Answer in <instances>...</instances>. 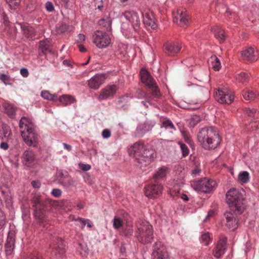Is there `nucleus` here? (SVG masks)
<instances>
[{
  "instance_id": "nucleus-1",
  "label": "nucleus",
  "mask_w": 259,
  "mask_h": 259,
  "mask_svg": "<svg viewBox=\"0 0 259 259\" xmlns=\"http://www.w3.org/2000/svg\"><path fill=\"white\" fill-rule=\"evenodd\" d=\"M129 154L135 158L137 165L141 169L148 166L156 157L155 151L152 149H147L143 143H135L128 149Z\"/></svg>"
},
{
  "instance_id": "nucleus-2",
  "label": "nucleus",
  "mask_w": 259,
  "mask_h": 259,
  "mask_svg": "<svg viewBox=\"0 0 259 259\" xmlns=\"http://www.w3.org/2000/svg\"><path fill=\"white\" fill-rule=\"evenodd\" d=\"M197 139L203 148L206 150L215 149L221 142L218 131L213 127L201 128L198 133Z\"/></svg>"
},
{
  "instance_id": "nucleus-3",
  "label": "nucleus",
  "mask_w": 259,
  "mask_h": 259,
  "mask_svg": "<svg viewBox=\"0 0 259 259\" xmlns=\"http://www.w3.org/2000/svg\"><path fill=\"white\" fill-rule=\"evenodd\" d=\"M19 127L25 143L29 146H36L38 135L30 119L25 116L22 117L19 122Z\"/></svg>"
},
{
  "instance_id": "nucleus-4",
  "label": "nucleus",
  "mask_w": 259,
  "mask_h": 259,
  "mask_svg": "<svg viewBox=\"0 0 259 259\" xmlns=\"http://www.w3.org/2000/svg\"><path fill=\"white\" fill-rule=\"evenodd\" d=\"M243 192V190L232 188L226 194V200L229 207L238 214L242 213L245 208Z\"/></svg>"
},
{
  "instance_id": "nucleus-5",
  "label": "nucleus",
  "mask_w": 259,
  "mask_h": 259,
  "mask_svg": "<svg viewBox=\"0 0 259 259\" xmlns=\"http://www.w3.org/2000/svg\"><path fill=\"white\" fill-rule=\"evenodd\" d=\"M136 226L135 235L138 240L143 244L151 243L153 238L152 226L148 222L140 220L137 223Z\"/></svg>"
},
{
  "instance_id": "nucleus-6",
  "label": "nucleus",
  "mask_w": 259,
  "mask_h": 259,
  "mask_svg": "<svg viewBox=\"0 0 259 259\" xmlns=\"http://www.w3.org/2000/svg\"><path fill=\"white\" fill-rule=\"evenodd\" d=\"M31 203L34 208V213L35 218L40 222L46 220V210L47 205L49 203V200H44L39 194H33L31 198Z\"/></svg>"
},
{
  "instance_id": "nucleus-7",
  "label": "nucleus",
  "mask_w": 259,
  "mask_h": 259,
  "mask_svg": "<svg viewBox=\"0 0 259 259\" xmlns=\"http://www.w3.org/2000/svg\"><path fill=\"white\" fill-rule=\"evenodd\" d=\"M140 76L142 82L149 88L152 96L156 98H159L160 96L159 90L155 81L149 73L143 68L140 71Z\"/></svg>"
},
{
  "instance_id": "nucleus-8",
  "label": "nucleus",
  "mask_w": 259,
  "mask_h": 259,
  "mask_svg": "<svg viewBox=\"0 0 259 259\" xmlns=\"http://www.w3.org/2000/svg\"><path fill=\"white\" fill-rule=\"evenodd\" d=\"M65 247L64 242L61 238H54L51 245L52 256L57 259L61 258L66 251Z\"/></svg>"
},
{
  "instance_id": "nucleus-9",
  "label": "nucleus",
  "mask_w": 259,
  "mask_h": 259,
  "mask_svg": "<svg viewBox=\"0 0 259 259\" xmlns=\"http://www.w3.org/2000/svg\"><path fill=\"white\" fill-rule=\"evenodd\" d=\"M191 185L198 192L206 193L210 192L215 188L216 182L214 181L204 178L193 182Z\"/></svg>"
},
{
  "instance_id": "nucleus-10",
  "label": "nucleus",
  "mask_w": 259,
  "mask_h": 259,
  "mask_svg": "<svg viewBox=\"0 0 259 259\" xmlns=\"http://www.w3.org/2000/svg\"><path fill=\"white\" fill-rule=\"evenodd\" d=\"M216 101L221 104H230L234 99L233 93L227 88H219L214 93Z\"/></svg>"
},
{
  "instance_id": "nucleus-11",
  "label": "nucleus",
  "mask_w": 259,
  "mask_h": 259,
  "mask_svg": "<svg viewBox=\"0 0 259 259\" xmlns=\"http://www.w3.org/2000/svg\"><path fill=\"white\" fill-rule=\"evenodd\" d=\"M93 42L100 49L106 48L111 43L109 35L102 31H96L93 35Z\"/></svg>"
},
{
  "instance_id": "nucleus-12",
  "label": "nucleus",
  "mask_w": 259,
  "mask_h": 259,
  "mask_svg": "<svg viewBox=\"0 0 259 259\" xmlns=\"http://www.w3.org/2000/svg\"><path fill=\"white\" fill-rule=\"evenodd\" d=\"M153 248L152 259H169L166 248L160 242H156Z\"/></svg>"
},
{
  "instance_id": "nucleus-13",
  "label": "nucleus",
  "mask_w": 259,
  "mask_h": 259,
  "mask_svg": "<svg viewBox=\"0 0 259 259\" xmlns=\"http://www.w3.org/2000/svg\"><path fill=\"white\" fill-rule=\"evenodd\" d=\"M182 49L180 42L168 41L163 45V51L168 56H174L178 54Z\"/></svg>"
},
{
  "instance_id": "nucleus-14",
  "label": "nucleus",
  "mask_w": 259,
  "mask_h": 259,
  "mask_svg": "<svg viewBox=\"0 0 259 259\" xmlns=\"http://www.w3.org/2000/svg\"><path fill=\"white\" fill-rule=\"evenodd\" d=\"M162 186L157 182L147 185L145 187V194L149 198H155L158 196L162 191Z\"/></svg>"
},
{
  "instance_id": "nucleus-15",
  "label": "nucleus",
  "mask_w": 259,
  "mask_h": 259,
  "mask_svg": "<svg viewBox=\"0 0 259 259\" xmlns=\"http://www.w3.org/2000/svg\"><path fill=\"white\" fill-rule=\"evenodd\" d=\"M123 15L125 18L131 23L135 30L139 27L141 24V21L137 12L130 9L125 11L123 13Z\"/></svg>"
},
{
  "instance_id": "nucleus-16",
  "label": "nucleus",
  "mask_w": 259,
  "mask_h": 259,
  "mask_svg": "<svg viewBox=\"0 0 259 259\" xmlns=\"http://www.w3.org/2000/svg\"><path fill=\"white\" fill-rule=\"evenodd\" d=\"M172 15L174 21L181 26H184L187 24L189 17L184 9H177L176 11L173 12Z\"/></svg>"
},
{
  "instance_id": "nucleus-17",
  "label": "nucleus",
  "mask_w": 259,
  "mask_h": 259,
  "mask_svg": "<svg viewBox=\"0 0 259 259\" xmlns=\"http://www.w3.org/2000/svg\"><path fill=\"white\" fill-rule=\"evenodd\" d=\"M223 221L226 226L231 231H234L238 226L236 215L230 211L224 213Z\"/></svg>"
},
{
  "instance_id": "nucleus-18",
  "label": "nucleus",
  "mask_w": 259,
  "mask_h": 259,
  "mask_svg": "<svg viewBox=\"0 0 259 259\" xmlns=\"http://www.w3.org/2000/svg\"><path fill=\"white\" fill-rule=\"evenodd\" d=\"M56 178L59 183L65 187L72 186L74 181L66 171L58 170L56 174Z\"/></svg>"
},
{
  "instance_id": "nucleus-19",
  "label": "nucleus",
  "mask_w": 259,
  "mask_h": 259,
  "mask_svg": "<svg viewBox=\"0 0 259 259\" xmlns=\"http://www.w3.org/2000/svg\"><path fill=\"white\" fill-rule=\"evenodd\" d=\"M241 55L244 61L253 62L258 60L259 53L255 48L249 47L242 52Z\"/></svg>"
},
{
  "instance_id": "nucleus-20",
  "label": "nucleus",
  "mask_w": 259,
  "mask_h": 259,
  "mask_svg": "<svg viewBox=\"0 0 259 259\" xmlns=\"http://www.w3.org/2000/svg\"><path fill=\"white\" fill-rule=\"evenodd\" d=\"M227 238L222 236L220 238L215 247L213 249L212 253L217 258L221 257L225 253L226 247Z\"/></svg>"
},
{
  "instance_id": "nucleus-21",
  "label": "nucleus",
  "mask_w": 259,
  "mask_h": 259,
  "mask_svg": "<svg viewBox=\"0 0 259 259\" xmlns=\"http://www.w3.org/2000/svg\"><path fill=\"white\" fill-rule=\"evenodd\" d=\"M105 75L104 74H97L88 80V85L90 89L96 90L105 82Z\"/></svg>"
},
{
  "instance_id": "nucleus-22",
  "label": "nucleus",
  "mask_w": 259,
  "mask_h": 259,
  "mask_svg": "<svg viewBox=\"0 0 259 259\" xmlns=\"http://www.w3.org/2000/svg\"><path fill=\"white\" fill-rule=\"evenodd\" d=\"M117 90V87L115 85H108L101 90L98 99L99 101L107 100L113 96Z\"/></svg>"
},
{
  "instance_id": "nucleus-23",
  "label": "nucleus",
  "mask_w": 259,
  "mask_h": 259,
  "mask_svg": "<svg viewBox=\"0 0 259 259\" xmlns=\"http://www.w3.org/2000/svg\"><path fill=\"white\" fill-rule=\"evenodd\" d=\"M143 22L145 25L152 29H155L157 27L155 18L152 11L149 10H145L143 13Z\"/></svg>"
},
{
  "instance_id": "nucleus-24",
  "label": "nucleus",
  "mask_w": 259,
  "mask_h": 259,
  "mask_svg": "<svg viewBox=\"0 0 259 259\" xmlns=\"http://www.w3.org/2000/svg\"><path fill=\"white\" fill-rule=\"evenodd\" d=\"M14 233L10 232L5 244V253L7 256L12 254L14 248Z\"/></svg>"
},
{
  "instance_id": "nucleus-25",
  "label": "nucleus",
  "mask_w": 259,
  "mask_h": 259,
  "mask_svg": "<svg viewBox=\"0 0 259 259\" xmlns=\"http://www.w3.org/2000/svg\"><path fill=\"white\" fill-rule=\"evenodd\" d=\"M35 156L32 151L26 150L23 155V162L27 166H30L35 161Z\"/></svg>"
},
{
  "instance_id": "nucleus-26",
  "label": "nucleus",
  "mask_w": 259,
  "mask_h": 259,
  "mask_svg": "<svg viewBox=\"0 0 259 259\" xmlns=\"http://www.w3.org/2000/svg\"><path fill=\"white\" fill-rule=\"evenodd\" d=\"M21 28L23 35L26 38H32L35 35L36 31L35 29L28 24H21Z\"/></svg>"
},
{
  "instance_id": "nucleus-27",
  "label": "nucleus",
  "mask_w": 259,
  "mask_h": 259,
  "mask_svg": "<svg viewBox=\"0 0 259 259\" xmlns=\"http://www.w3.org/2000/svg\"><path fill=\"white\" fill-rule=\"evenodd\" d=\"M169 172V169L166 166H163L159 168L153 176V179L154 181L157 182L159 180L164 179L166 178Z\"/></svg>"
},
{
  "instance_id": "nucleus-28",
  "label": "nucleus",
  "mask_w": 259,
  "mask_h": 259,
  "mask_svg": "<svg viewBox=\"0 0 259 259\" xmlns=\"http://www.w3.org/2000/svg\"><path fill=\"white\" fill-rule=\"evenodd\" d=\"M6 113L11 118H15L17 108L8 102H5L3 105Z\"/></svg>"
},
{
  "instance_id": "nucleus-29",
  "label": "nucleus",
  "mask_w": 259,
  "mask_h": 259,
  "mask_svg": "<svg viewBox=\"0 0 259 259\" xmlns=\"http://www.w3.org/2000/svg\"><path fill=\"white\" fill-rule=\"evenodd\" d=\"M212 31L213 32L215 37L219 40L220 42H224L225 40L226 34L224 31L219 26L214 27Z\"/></svg>"
},
{
  "instance_id": "nucleus-30",
  "label": "nucleus",
  "mask_w": 259,
  "mask_h": 259,
  "mask_svg": "<svg viewBox=\"0 0 259 259\" xmlns=\"http://www.w3.org/2000/svg\"><path fill=\"white\" fill-rule=\"evenodd\" d=\"M51 47L50 41L49 39H46L39 41V49L41 51L42 53L46 54L48 52H50Z\"/></svg>"
},
{
  "instance_id": "nucleus-31",
  "label": "nucleus",
  "mask_w": 259,
  "mask_h": 259,
  "mask_svg": "<svg viewBox=\"0 0 259 259\" xmlns=\"http://www.w3.org/2000/svg\"><path fill=\"white\" fill-rule=\"evenodd\" d=\"M133 226L130 224H126L120 232V234L125 237L130 238L133 235Z\"/></svg>"
},
{
  "instance_id": "nucleus-32",
  "label": "nucleus",
  "mask_w": 259,
  "mask_h": 259,
  "mask_svg": "<svg viewBox=\"0 0 259 259\" xmlns=\"http://www.w3.org/2000/svg\"><path fill=\"white\" fill-rule=\"evenodd\" d=\"M59 101L65 105L70 104L75 102V99L70 95H64L60 97Z\"/></svg>"
},
{
  "instance_id": "nucleus-33",
  "label": "nucleus",
  "mask_w": 259,
  "mask_h": 259,
  "mask_svg": "<svg viewBox=\"0 0 259 259\" xmlns=\"http://www.w3.org/2000/svg\"><path fill=\"white\" fill-rule=\"evenodd\" d=\"M243 96L246 100H252L256 98L257 94L252 90H247L243 91Z\"/></svg>"
},
{
  "instance_id": "nucleus-34",
  "label": "nucleus",
  "mask_w": 259,
  "mask_h": 259,
  "mask_svg": "<svg viewBox=\"0 0 259 259\" xmlns=\"http://www.w3.org/2000/svg\"><path fill=\"white\" fill-rule=\"evenodd\" d=\"M238 179L242 184L247 183L250 179L249 174L246 171H242L238 175Z\"/></svg>"
},
{
  "instance_id": "nucleus-35",
  "label": "nucleus",
  "mask_w": 259,
  "mask_h": 259,
  "mask_svg": "<svg viewBox=\"0 0 259 259\" xmlns=\"http://www.w3.org/2000/svg\"><path fill=\"white\" fill-rule=\"evenodd\" d=\"M210 61L212 64V67L215 71H219L221 68V62L216 56H212Z\"/></svg>"
},
{
  "instance_id": "nucleus-36",
  "label": "nucleus",
  "mask_w": 259,
  "mask_h": 259,
  "mask_svg": "<svg viewBox=\"0 0 259 259\" xmlns=\"http://www.w3.org/2000/svg\"><path fill=\"white\" fill-rule=\"evenodd\" d=\"M236 79L239 82L245 83L249 80L248 75L245 72H242L236 75Z\"/></svg>"
},
{
  "instance_id": "nucleus-37",
  "label": "nucleus",
  "mask_w": 259,
  "mask_h": 259,
  "mask_svg": "<svg viewBox=\"0 0 259 259\" xmlns=\"http://www.w3.org/2000/svg\"><path fill=\"white\" fill-rule=\"evenodd\" d=\"M41 97L45 99L55 101L57 100V96L56 94H51L47 91H43L41 93Z\"/></svg>"
},
{
  "instance_id": "nucleus-38",
  "label": "nucleus",
  "mask_w": 259,
  "mask_h": 259,
  "mask_svg": "<svg viewBox=\"0 0 259 259\" xmlns=\"http://www.w3.org/2000/svg\"><path fill=\"white\" fill-rule=\"evenodd\" d=\"M123 224L122 220L118 217H115L113 220V226L114 229L118 230Z\"/></svg>"
},
{
  "instance_id": "nucleus-39",
  "label": "nucleus",
  "mask_w": 259,
  "mask_h": 259,
  "mask_svg": "<svg viewBox=\"0 0 259 259\" xmlns=\"http://www.w3.org/2000/svg\"><path fill=\"white\" fill-rule=\"evenodd\" d=\"M99 24L101 26L106 28L107 30H108L110 29L111 22L109 18H107L100 20L99 21Z\"/></svg>"
},
{
  "instance_id": "nucleus-40",
  "label": "nucleus",
  "mask_w": 259,
  "mask_h": 259,
  "mask_svg": "<svg viewBox=\"0 0 259 259\" xmlns=\"http://www.w3.org/2000/svg\"><path fill=\"white\" fill-rule=\"evenodd\" d=\"M211 240L210 234L209 233L207 232L201 235L200 241L204 245H207Z\"/></svg>"
},
{
  "instance_id": "nucleus-41",
  "label": "nucleus",
  "mask_w": 259,
  "mask_h": 259,
  "mask_svg": "<svg viewBox=\"0 0 259 259\" xmlns=\"http://www.w3.org/2000/svg\"><path fill=\"white\" fill-rule=\"evenodd\" d=\"M22 0H7L8 4L12 9H16L20 5Z\"/></svg>"
},
{
  "instance_id": "nucleus-42",
  "label": "nucleus",
  "mask_w": 259,
  "mask_h": 259,
  "mask_svg": "<svg viewBox=\"0 0 259 259\" xmlns=\"http://www.w3.org/2000/svg\"><path fill=\"white\" fill-rule=\"evenodd\" d=\"M179 145L180 146L181 149L182 150V155L183 157H186L188 155L189 153V150L188 147L185 144L179 142L178 143Z\"/></svg>"
},
{
  "instance_id": "nucleus-43",
  "label": "nucleus",
  "mask_w": 259,
  "mask_h": 259,
  "mask_svg": "<svg viewBox=\"0 0 259 259\" xmlns=\"http://www.w3.org/2000/svg\"><path fill=\"white\" fill-rule=\"evenodd\" d=\"M162 126L166 128H170L175 130L174 125L171 121L168 119H163L162 121Z\"/></svg>"
},
{
  "instance_id": "nucleus-44",
  "label": "nucleus",
  "mask_w": 259,
  "mask_h": 259,
  "mask_svg": "<svg viewBox=\"0 0 259 259\" xmlns=\"http://www.w3.org/2000/svg\"><path fill=\"white\" fill-rule=\"evenodd\" d=\"M75 221H79L82 224V228H83V227L85 226V225L87 224V226L89 228H91L92 227V225L90 223V221L89 220H84V219H82L81 218L78 217L76 219H74Z\"/></svg>"
},
{
  "instance_id": "nucleus-45",
  "label": "nucleus",
  "mask_w": 259,
  "mask_h": 259,
  "mask_svg": "<svg viewBox=\"0 0 259 259\" xmlns=\"http://www.w3.org/2000/svg\"><path fill=\"white\" fill-rule=\"evenodd\" d=\"M201 172V168L198 166H196L194 169L192 170L191 175L193 177H195L199 175Z\"/></svg>"
},
{
  "instance_id": "nucleus-46",
  "label": "nucleus",
  "mask_w": 259,
  "mask_h": 259,
  "mask_svg": "<svg viewBox=\"0 0 259 259\" xmlns=\"http://www.w3.org/2000/svg\"><path fill=\"white\" fill-rule=\"evenodd\" d=\"M45 8L47 11L52 12L54 11V7L51 2H47L45 4Z\"/></svg>"
},
{
  "instance_id": "nucleus-47",
  "label": "nucleus",
  "mask_w": 259,
  "mask_h": 259,
  "mask_svg": "<svg viewBox=\"0 0 259 259\" xmlns=\"http://www.w3.org/2000/svg\"><path fill=\"white\" fill-rule=\"evenodd\" d=\"M79 168L83 171H88L91 168V166L88 164H79Z\"/></svg>"
},
{
  "instance_id": "nucleus-48",
  "label": "nucleus",
  "mask_w": 259,
  "mask_h": 259,
  "mask_svg": "<svg viewBox=\"0 0 259 259\" xmlns=\"http://www.w3.org/2000/svg\"><path fill=\"white\" fill-rule=\"evenodd\" d=\"M51 193L55 197L58 198L61 195L62 191L59 189H54Z\"/></svg>"
},
{
  "instance_id": "nucleus-49",
  "label": "nucleus",
  "mask_w": 259,
  "mask_h": 259,
  "mask_svg": "<svg viewBox=\"0 0 259 259\" xmlns=\"http://www.w3.org/2000/svg\"><path fill=\"white\" fill-rule=\"evenodd\" d=\"M3 129L4 130V137L5 138H8L11 135V132L9 130V127L6 125H5L3 127Z\"/></svg>"
},
{
  "instance_id": "nucleus-50",
  "label": "nucleus",
  "mask_w": 259,
  "mask_h": 259,
  "mask_svg": "<svg viewBox=\"0 0 259 259\" xmlns=\"http://www.w3.org/2000/svg\"><path fill=\"white\" fill-rule=\"evenodd\" d=\"M246 113L249 116H254L256 113V110L254 108H247L246 109Z\"/></svg>"
},
{
  "instance_id": "nucleus-51",
  "label": "nucleus",
  "mask_w": 259,
  "mask_h": 259,
  "mask_svg": "<svg viewBox=\"0 0 259 259\" xmlns=\"http://www.w3.org/2000/svg\"><path fill=\"white\" fill-rule=\"evenodd\" d=\"M102 136L104 138H108L111 136L110 131L108 129L103 130L102 132Z\"/></svg>"
},
{
  "instance_id": "nucleus-52",
  "label": "nucleus",
  "mask_w": 259,
  "mask_h": 259,
  "mask_svg": "<svg viewBox=\"0 0 259 259\" xmlns=\"http://www.w3.org/2000/svg\"><path fill=\"white\" fill-rule=\"evenodd\" d=\"M6 217L4 215L2 211H0V229L5 224Z\"/></svg>"
},
{
  "instance_id": "nucleus-53",
  "label": "nucleus",
  "mask_w": 259,
  "mask_h": 259,
  "mask_svg": "<svg viewBox=\"0 0 259 259\" xmlns=\"http://www.w3.org/2000/svg\"><path fill=\"white\" fill-rule=\"evenodd\" d=\"M20 73L24 77H27L29 75L28 71L25 68H23L20 70Z\"/></svg>"
},
{
  "instance_id": "nucleus-54",
  "label": "nucleus",
  "mask_w": 259,
  "mask_h": 259,
  "mask_svg": "<svg viewBox=\"0 0 259 259\" xmlns=\"http://www.w3.org/2000/svg\"><path fill=\"white\" fill-rule=\"evenodd\" d=\"M78 38L76 40L77 43L79 44L81 43L82 42L84 41L85 39V36L84 35L82 34H79L78 35Z\"/></svg>"
},
{
  "instance_id": "nucleus-55",
  "label": "nucleus",
  "mask_w": 259,
  "mask_h": 259,
  "mask_svg": "<svg viewBox=\"0 0 259 259\" xmlns=\"http://www.w3.org/2000/svg\"><path fill=\"white\" fill-rule=\"evenodd\" d=\"M68 25L66 24H62L61 25V26L59 27V30L61 32H64L68 30Z\"/></svg>"
},
{
  "instance_id": "nucleus-56",
  "label": "nucleus",
  "mask_w": 259,
  "mask_h": 259,
  "mask_svg": "<svg viewBox=\"0 0 259 259\" xmlns=\"http://www.w3.org/2000/svg\"><path fill=\"white\" fill-rule=\"evenodd\" d=\"M31 185L35 188H39L40 187L41 183L39 181H33Z\"/></svg>"
},
{
  "instance_id": "nucleus-57",
  "label": "nucleus",
  "mask_w": 259,
  "mask_h": 259,
  "mask_svg": "<svg viewBox=\"0 0 259 259\" xmlns=\"http://www.w3.org/2000/svg\"><path fill=\"white\" fill-rule=\"evenodd\" d=\"M0 148L2 149H3L4 150H6L9 148V145L7 143L5 142H2L0 144Z\"/></svg>"
},
{
  "instance_id": "nucleus-58",
  "label": "nucleus",
  "mask_w": 259,
  "mask_h": 259,
  "mask_svg": "<svg viewBox=\"0 0 259 259\" xmlns=\"http://www.w3.org/2000/svg\"><path fill=\"white\" fill-rule=\"evenodd\" d=\"M63 145L64 146V148L68 151H70L72 150V146L66 143H63Z\"/></svg>"
},
{
  "instance_id": "nucleus-59",
  "label": "nucleus",
  "mask_w": 259,
  "mask_h": 259,
  "mask_svg": "<svg viewBox=\"0 0 259 259\" xmlns=\"http://www.w3.org/2000/svg\"><path fill=\"white\" fill-rule=\"evenodd\" d=\"M26 259H42V257L39 255H35L33 254L30 255Z\"/></svg>"
},
{
  "instance_id": "nucleus-60",
  "label": "nucleus",
  "mask_w": 259,
  "mask_h": 259,
  "mask_svg": "<svg viewBox=\"0 0 259 259\" xmlns=\"http://www.w3.org/2000/svg\"><path fill=\"white\" fill-rule=\"evenodd\" d=\"M78 47L79 48V51L81 52H85L86 51V49L84 48V47L83 45H82L81 44H79L78 45Z\"/></svg>"
},
{
  "instance_id": "nucleus-61",
  "label": "nucleus",
  "mask_w": 259,
  "mask_h": 259,
  "mask_svg": "<svg viewBox=\"0 0 259 259\" xmlns=\"http://www.w3.org/2000/svg\"><path fill=\"white\" fill-rule=\"evenodd\" d=\"M181 198L185 201H187L189 200V198L188 196L186 194H182L181 196Z\"/></svg>"
},
{
  "instance_id": "nucleus-62",
  "label": "nucleus",
  "mask_w": 259,
  "mask_h": 259,
  "mask_svg": "<svg viewBox=\"0 0 259 259\" xmlns=\"http://www.w3.org/2000/svg\"><path fill=\"white\" fill-rule=\"evenodd\" d=\"M63 63L64 65L69 66L70 65V61L68 60H65L63 61Z\"/></svg>"
},
{
  "instance_id": "nucleus-63",
  "label": "nucleus",
  "mask_w": 259,
  "mask_h": 259,
  "mask_svg": "<svg viewBox=\"0 0 259 259\" xmlns=\"http://www.w3.org/2000/svg\"><path fill=\"white\" fill-rule=\"evenodd\" d=\"M139 95H140V97H146L145 93L144 91H143L142 90H139Z\"/></svg>"
},
{
  "instance_id": "nucleus-64",
  "label": "nucleus",
  "mask_w": 259,
  "mask_h": 259,
  "mask_svg": "<svg viewBox=\"0 0 259 259\" xmlns=\"http://www.w3.org/2000/svg\"><path fill=\"white\" fill-rule=\"evenodd\" d=\"M214 214V211L213 210H210L207 214V215L209 217H211L213 216Z\"/></svg>"
}]
</instances>
